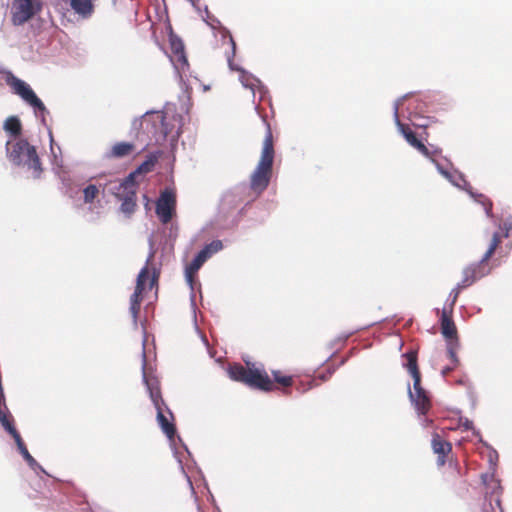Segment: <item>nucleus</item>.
I'll list each match as a JSON object with an SVG mask.
<instances>
[{"mask_svg": "<svg viewBox=\"0 0 512 512\" xmlns=\"http://www.w3.org/2000/svg\"><path fill=\"white\" fill-rule=\"evenodd\" d=\"M49 136H50V140H51V143L53 142V137H52V133L49 132ZM51 151L54 153V150H53V145L51 144Z\"/></svg>", "mask_w": 512, "mask_h": 512, "instance_id": "de8ad7c7", "label": "nucleus"}, {"mask_svg": "<svg viewBox=\"0 0 512 512\" xmlns=\"http://www.w3.org/2000/svg\"><path fill=\"white\" fill-rule=\"evenodd\" d=\"M42 8V0H13L11 22L14 26H22L40 13Z\"/></svg>", "mask_w": 512, "mask_h": 512, "instance_id": "f8f14e48", "label": "nucleus"}, {"mask_svg": "<svg viewBox=\"0 0 512 512\" xmlns=\"http://www.w3.org/2000/svg\"><path fill=\"white\" fill-rule=\"evenodd\" d=\"M429 160L435 165L440 175L454 187L465 191L476 203L484 207V211L488 217H492V202L483 194L476 193L472 190L463 173L456 170L453 164L446 157L442 156L440 149L439 154L431 157Z\"/></svg>", "mask_w": 512, "mask_h": 512, "instance_id": "7ed1b4c3", "label": "nucleus"}, {"mask_svg": "<svg viewBox=\"0 0 512 512\" xmlns=\"http://www.w3.org/2000/svg\"><path fill=\"white\" fill-rule=\"evenodd\" d=\"M177 441L181 444V446H182V448H183L184 452H185L188 456H190V452H189V450H188L187 446H186L184 443H182V440H181V438H180V437H177Z\"/></svg>", "mask_w": 512, "mask_h": 512, "instance_id": "c03bdc74", "label": "nucleus"}, {"mask_svg": "<svg viewBox=\"0 0 512 512\" xmlns=\"http://www.w3.org/2000/svg\"><path fill=\"white\" fill-rule=\"evenodd\" d=\"M499 228L502 231L503 237L508 238L512 230V216L508 215L503 218L499 224Z\"/></svg>", "mask_w": 512, "mask_h": 512, "instance_id": "7c9ffc66", "label": "nucleus"}, {"mask_svg": "<svg viewBox=\"0 0 512 512\" xmlns=\"http://www.w3.org/2000/svg\"><path fill=\"white\" fill-rule=\"evenodd\" d=\"M432 449L438 455V464L445 463L444 457L451 451L452 446L449 442L443 440L440 435L434 434L431 441Z\"/></svg>", "mask_w": 512, "mask_h": 512, "instance_id": "aec40b11", "label": "nucleus"}, {"mask_svg": "<svg viewBox=\"0 0 512 512\" xmlns=\"http://www.w3.org/2000/svg\"><path fill=\"white\" fill-rule=\"evenodd\" d=\"M170 47L173 53L171 61L179 74L181 81L185 73V68H188V61L184 52V44L182 40L173 33L169 36Z\"/></svg>", "mask_w": 512, "mask_h": 512, "instance_id": "2eb2a0df", "label": "nucleus"}, {"mask_svg": "<svg viewBox=\"0 0 512 512\" xmlns=\"http://www.w3.org/2000/svg\"><path fill=\"white\" fill-rule=\"evenodd\" d=\"M420 420H421L422 424H424L425 422H427V418H426V417H424L423 419L421 418Z\"/></svg>", "mask_w": 512, "mask_h": 512, "instance_id": "09e8293b", "label": "nucleus"}, {"mask_svg": "<svg viewBox=\"0 0 512 512\" xmlns=\"http://www.w3.org/2000/svg\"><path fill=\"white\" fill-rule=\"evenodd\" d=\"M135 175L136 172H132L122 181H110L105 188L120 200L126 195V192L136 189Z\"/></svg>", "mask_w": 512, "mask_h": 512, "instance_id": "dca6fc26", "label": "nucleus"}, {"mask_svg": "<svg viewBox=\"0 0 512 512\" xmlns=\"http://www.w3.org/2000/svg\"><path fill=\"white\" fill-rule=\"evenodd\" d=\"M351 334L352 333L342 334L336 338L335 342L338 344H343Z\"/></svg>", "mask_w": 512, "mask_h": 512, "instance_id": "79ce46f5", "label": "nucleus"}, {"mask_svg": "<svg viewBox=\"0 0 512 512\" xmlns=\"http://www.w3.org/2000/svg\"><path fill=\"white\" fill-rule=\"evenodd\" d=\"M99 194V187L95 184H89L83 189V202L92 204Z\"/></svg>", "mask_w": 512, "mask_h": 512, "instance_id": "cd10ccee", "label": "nucleus"}, {"mask_svg": "<svg viewBox=\"0 0 512 512\" xmlns=\"http://www.w3.org/2000/svg\"><path fill=\"white\" fill-rule=\"evenodd\" d=\"M94 0H70L73 12L82 19H89L94 13Z\"/></svg>", "mask_w": 512, "mask_h": 512, "instance_id": "a211bd4d", "label": "nucleus"}, {"mask_svg": "<svg viewBox=\"0 0 512 512\" xmlns=\"http://www.w3.org/2000/svg\"><path fill=\"white\" fill-rule=\"evenodd\" d=\"M469 286H471L470 283L464 282V278L462 277V280L451 290L445 306H447L448 309L453 310L460 292Z\"/></svg>", "mask_w": 512, "mask_h": 512, "instance_id": "393cba45", "label": "nucleus"}, {"mask_svg": "<svg viewBox=\"0 0 512 512\" xmlns=\"http://www.w3.org/2000/svg\"><path fill=\"white\" fill-rule=\"evenodd\" d=\"M117 0H113V2L115 3Z\"/></svg>", "mask_w": 512, "mask_h": 512, "instance_id": "8fccbe9b", "label": "nucleus"}, {"mask_svg": "<svg viewBox=\"0 0 512 512\" xmlns=\"http://www.w3.org/2000/svg\"><path fill=\"white\" fill-rule=\"evenodd\" d=\"M176 205V197L173 191L165 189L156 202V214L163 224L171 221Z\"/></svg>", "mask_w": 512, "mask_h": 512, "instance_id": "4468645a", "label": "nucleus"}, {"mask_svg": "<svg viewBox=\"0 0 512 512\" xmlns=\"http://www.w3.org/2000/svg\"><path fill=\"white\" fill-rule=\"evenodd\" d=\"M408 118L409 120L411 121V123L414 125V126H417V127H426L428 124H427V121L422 119L417 113L415 112H409V115H408Z\"/></svg>", "mask_w": 512, "mask_h": 512, "instance_id": "72a5a7b5", "label": "nucleus"}, {"mask_svg": "<svg viewBox=\"0 0 512 512\" xmlns=\"http://www.w3.org/2000/svg\"><path fill=\"white\" fill-rule=\"evenodd\" d=\"M274 380L284 387H289L293 384L291 376H281L279 371H273Z\"/></svg>", "mask_w": 512, "mask_h": 512, "instance_id": "473e14b6", "label": "nucleus"}, {"mask_svg": "<svg viewBox=\"0 0 512 512\" xmlns=\"http://www.w3.org/2000/svg\"><path fill=\"white\" fill-rule=\"evenodd\" d=\"M488 492L493 495L495 493H498L499 491H501L502 487L500 486V488H497L495 483H492L490 484V487H486Z\"/></svg>", "mask_w": 512, "mask_h": 512, "instance_id": "a19ab883", "label": "nucleus"}, {"mask_svg": "<svg viewBox=\"0 0 512 512\" xmlns=\"http://www.w3.org/2000/svg\"><path fill=\"white\" fill-rule=\"evenodd\" d=\"M500 242L501 238L499 233L494 232L489 247L481 257V259L478 262L469 264L463 269L462 277L464 278V282H468L470 283V285H472L476 281L480 280L481 278L491 273L492 269L491 267H489L488 261L496 251Z\"/></svg>", "mask_w": 512, "mask_h": 512, "instance_id": "9d476101", "label": "nucleus"}, {"mask_svg": "<svg viewBox=\"0 0 512 512\" xmlns=\"http://www.w3.org/2000/svg\"><path fill=\"white\" fill-rule=\"evenodd\" d=\"M0 424L8 434L16 429L14 426L13 416L9 412L8 408L0 410Z\"/></svg>", "mask_w": 512, "mask_h": 512, "instance_id": "bb28decb", "label": "nucleus"}, {"mask_svg": "<svg viewBox=\"0 0 512 512\" xmlns=\"http://www.w3.org/2000/svg\"><path fill=\"white\" fill-rule=\"evenodd\" d=\"M453 310H450L445 306L442 310L440 322H441V331L445 338L452 339L456 336V327L451 318Z\"/></svg>", "mask_w": 512, "mask_h": 512, "instance_id": "6ab92c4d", "label": "nucleus"}, {"mask_svg": "<svg viewBox=\"0 0 512 512\" xmlns=\"http://www.w3.org/2000/svg\"><path fill=\"white\" fill-rule=\"evenodd\" d=\"M8 160L15 166L31 171L34 178H39L42 165L35 146L24 138L9 139L6 142Z\"/></svg>", "mask_w": 512, "mask_h": 512, "instance_id": "20e7f679", "label": "nucleus"}, {"mask_svg": "<svg viewBox=\"0 0 512 512\" xmlns=\"http://www.w3.org/2000/svg\"><path fill=\"white\" fill-rule=\"evenodd\" d=\"M410 94H405L404 96L398 98L393 103V118L395 125L397 127L398 132L405 138V140L415 149L418 150L426 158L430 159L431 157L439 154V149L434 145H425L423 144L415 135V133L409 128V126L405 125L400 121L399 110L402 106L405 99L409 97Z\"/></svg>", "mask_w": 512, "mask_h": 512, "instance_id": "1a4fd4ad", "label": "nucleus"}, {"mask_svg": "<svg viewBox=\"0 0 512 512\" xmlns=\"http://www.w3.org/2000/svg\"><path fill=\"white\" fill-rule=\"evenodd\" d=\"M246 384L263 391H271L274 387L267 373L256 368L248 369Z\"/></svg>", "mask_w": 512, "mask_h": 512, "instance_id": "f3484780", "label": "nucleus"}, {"mask_svg": "<svg viewBox=\"0 0 512 512\" xmlns=\"http://www.w3.org/2000/svg\"><path fill=\"white\" fill-rule=\"evenodd\" d=\"M3 129L11 136V139L20 138L22 125L17 116H10L5 120Z\"/></svg>", "mask_w": 512, "mask_h": 512, "instance_id": "5701e85b", "label": "nucleus"}, {"mask_svg": "<svg viewBox=\"0 0 512 512\" xmlns=\"http://www.w3.org/2000/svg\"><path fill=\"white\" fill-rule=\"evenodd\" d=\"M495 504L498 506V508H499L500 512H504V511H503V508L501 507V500H500V498H499V497H497V498L495 499Z\"/></svg>", "mask_w": 512, "mask_h": 512, "instance_id": "49530a36", "label": "nucleus"}, {"mask_svg": "<svg viewBox=\"0 0 512 512\" xmlns=\"http://www.w3.org/2000/svg\"><path fill=\"white\" fill-rule=\"evenodd\" d=\"M156 160H157V158L155 156H150L134 172H136V174H143V173L150 172L153 169V167L156 163Z\"/></svg>", "mask_w": 512, "mask_h": 512, "instance_id": "c756f323", "label": "nucleus"}, {"mask_svg": "<svg viewBox=\"0 0 512 512\" xmlns=\"http://www.w3.org/2000/svg\"><path fill=\"white\" fill-rule=\"evenodd\" d=\"M172 129L173 125L166 121L163 111H146L131 123V134L144 146L164 144Z\"/></svg>", "mask_w": 512, "mask_h": 512, "instance_id": "f03ea898", "label": "nucleus"}, {"mask_svg": "<svg viewBox=\"0 0 512 512\" xmlns=\"http://www.w3.org/2000/svg\"><path fill=\"white\" fill-rule=\"evenodd\" d=\"M26 462L32 470H34V471L40 470L42 472H45L44 469L37 463V461L33 457L31 459L27 460Z\"/></svg>", "mask_w": 512, "mask_h": 512, "instance_id": "4c0bfd02", "label": "nucleus"}, {"mask_svg": "<svg viewBox=\"0 0 512 512\" xmlns=\"http://www.w3.org/2000/svg\"><path fill=\"white\" fill-rule=\"evenodd\" d=\"M9 435H11V437L14 439V441L17 445L18 451L21 450L22 448L26 447L19 432L17 431V429H15L11 433H9Z\"/></svg>", "mask_w": 512, "mask_h": 512, "instance_id": "e433bc0d", "label": "nucleus"}, {"mask_svg": "<svg viewBox=\"0 0 512 512\" xmlns=\"http://www.w3.org/2000/svg\"><path fill=\"white\" fill-rule=\"evenodd\" d=\"M241 201V196L236 191L226 192L221 199V209L228 210L236 207Z\"/></svg>", "mask_w": 512, "mask_h": 512, "instance_id": "b1692460", "label": "nucleus"}, {"mask_svg": "<svg viewBox=\"0 0 512 512\" xmlns=\"http://www.w3.org/2000/svg\"><path fill=\"white\" fill-rule=\"evenodd\" d=\"M407 362L404 366L413 378V390L408 387L409 398L414 405L419 416H425L430 408V400L426 391L421 386V376L418 370L417 357L415 352H407L403 355Z\"/></svg>", "mask_w": 512, "mask_h": 512, "instance_id": "6e6552de", "label": "nucleus"}, {"mask_svg": "<svg viewBox=\"0 0 512 512\" xmlns=\"http://www.w3.org/2000/svg\"><path fill=\"white\" fill-rule=\"evenodd\" d=\"M142 380L156 409L157 422L163 433L167 436L171 449L173 450L174 457L177 459L183 474L187 478L189 485L192 487V482L184 471L182 452H179L176 446V428L173 422L170 421V419L173 418L172 412L162 398L158 380L156 378L149 377L146 373V354L144 350L142 352Z\"/></svg>", "mask_w": 512, "mask_h": 512, "instance_id": "f257e3e1", "label": "nucleus"}, {"mask_svg": "<svg viewBox=\"0 0 512 512\" xmlns=\"http://www.w3.org/2000/svg\"><path fill=\"white\" fill-rule=\"evenodd\" d=\"M223 243L221 240H213L209 244H206L193 258L190 264L185 269V278L187 283L189 284L192 293L190 295L191 301V309L193 313L194 327L196 332L200 335L203 343L208 346V340L205 335L200 331L197 325L196 319V303H195V294L193 292V276L197 273V271L201 268V266L214 254L220 252L223 249Z\"/></svg>", "mask_w": 512, "mask_h": 512, "instance_id": "39448f33", "label": "nucleus"}, {"mask_svg": "<svg viewBox=\"0 0 512 512\" xmlns=\"http://www.w3.org/2000/svg\"><path fill=\"white\" fill-rule=\"evenodd\" d=\"M274 161L273 136L270 125L267 124V131L263 141V148L260 160L251 175V188L254 191H264L270 182L272 166Z\"/></svg>", "mask_w": 512, "mask_h": 512, "instance_id": "423d86ee", "label": "nucleus"}, {"mask_svg": "<svg viewBox=\"0 0 512 512\" xmlns=\"http://www.w3.org/2000/svg\"><path fill=\"white\" fill-rule=\"evenodd\" d=\"M157 279H158V275L154 270L153 274L151 276V279H150V288H152L157 283Z\"/></svg>", "mask_w": 512, "mask_h": 512, "instance_id": "37998d69", "label": "nucleus"}, {"mask_svg": "<svg viewBox=\"0 0 512 512\" xmlns=\"http://www.w3.org/2000/svg\"><path fill=\"white\" fill-rule=\"evenodd\" d=\"M205 14L206 17H203V20L213 29L216 28L217 25H220V21L215 17L210 16L207 6H205Z\"/></svg>", "mask_w": 512, "mask_h": 512, "instance_id": "c9c22d12", "label": "nucleus"}, {"mask_svg": "<svg viewBox=\"0 0 512 512\" xmlns=\"http://www.w3.org/2000/svg\"><path fill=\"white\" fill-rule=\"evenodd\" d=\"M229 39L231 43V52L227 54V62L230 70L238 71L240 73L239 81L241 82L242 86L251 90L253 99H255L256 93H259V102L262 101L265 95L268 93L267 87L261 82L259 78L255 77L253 74L247 72L242 67L233 63V57L235 56L236 52V44L230 34Z\"/></svg>", "mask_w": 512, "mask_h": 512, "instance_id": "9b49d317", "label": "nucleus"}, {"mask_svg": "<svg viewBox=\"0 0 512 512\" xmlns=\"http://www.w3.org/2000/svg\"><path fill=\"white\" fill-rule=\"evenodd\" d=\"M19 453L22 455L25 461L32 458V455L29 453L28 449L26 447L19 450Z\"/></svg>", "mask_w": 512, "mask_h": 512, "instance_id": "ea45409f", "label": "nucleus"}, {"mask_svg": "<svg viewBox=\"0 0 512 512\" xmlns=\"http://www.w3.org/2000/svg\"><path fill=\"white\" fill-rule=\"evenodd\" d=\"M460 423L464 430H471L473 435L479 438V442L483 443L484 446L489 447V445L483 441L480 435V431L474 428L473 422L471 420H469L468 418H460Z\"/></svg>", "mask_w": 512, "mask_h": 512, "instance_id": "c85d7f7f", "label": "nucleus"}, {"mask_svg": "<svg viewBox=\"0 0 512 512\" xmlns=\"http://www.w3.org/2000/svg\"><path fill=\"white\" fill-rule=\"evenodd\" d=\"M481 480L486 487H490V484L495 483L496 487L500 488V481L495 478V471L493 470L489 473L482 474Z\"/></svg>", "mask_w": 512, "mask_h": 512, "instance_id": "2f4dec72", "label": "nucleus"}, {"mask_svg": "<svg viewBox=\"0 0 512 512\" xmlns=\"http://www.w3.org/2000/svg\"><path fill=\"white\" fill-rule=\"evenodd\" d=\"M153 257H154V251L151 249L150 253L147 257V260H146V265L140 270V272L137 276L136 287H135L134 293L130 297V308L129 309H130V313H131V316L133 319L134 326H137L138 313H139L140 305H141V301H142L141 295L145 289V282L149 278L148 264L153 259Z\"/></svg>", "mask_w": 512, "mask_h": 512, "instance_id": "ddd939ff", "label": "nucleus"}, {"mask_svg": "<svg viewBox=\"0 0 512 512\" xmlns=\"http://www.w3.org/2000/svg\"><path fill=\"white\" fill-rule=\"evenodd\" d=\"M1 79L11 88L12 92L18 95L26 104L32 107L36 118L41 119L45 124V116L49 113L42 100L36 95L29 84L16 77L11 71L0 72Z\"/></svg>", "mask_w": 512, "mask_h": 512, "instance_id": "0eeeda50", "label": "nucleus"}, {"mask_svg": "<svg viewBox=\"0 0 512 512\" xmlns=\"http://www.w3.org/2000/svg\"><path fill=\"white\" fill-rule=\"evenodd\" d=\"M134 145L129 142L115 143L111 149L106 153L107 158H123L132 153Z\"/></svg>", "mask_w": 512, "mask_h": 512, "instance_id": "412c9836", "label": "nucleus"}, {"mask_svg": "<svg viewBox=\"0 0 512 512\" xmlns=\"http://www.w3.org/2000/svg\"><path fill=\"white\" fill-rule=\"evenodd\" d=\"M497 460H498V453L495 449L491 448L489 451V454H488V461H489L490 469L493 471L496 470Z\"/></svg>", "mask_w": 512, "mask_h": 512, "instance_id": "f704fd0d", "label": "nucleus"}, {"mask_svg": "<svg viewBox=\"0 0 512 512\" xmlns=\"http://www.w3.org/2000/svg\"><path fill=\"white\" fill-rule=\"evenodd\" d=\"M120 211L127 217L130 218L136 208V189L129 190L126 195L120 199Z\"/></svg>", "mask_w": 512, "mask_h": 512, "instance_id": "4be33fe9", "label": "nucleus"}, {"mask_svg": "<svg viewBox=\"0 0 512 512\" xmlns=\"http://www.w3.org/2000/svg\"><path fill=\"white\" fill-rule=\"evenodd\" d=\"M229 377L235 381H240L246 383V378L248 376V369H245L241 365H231L228 368Z\"/></svg>", "mask_w": 512, "mask_h": 512, "instance_id": "a878e982", "label": "nucleus"}, {"mask_svg": "<svg viewBox=\"0 0 512 512\" xmlns=\"http://www.w3.org/2000/svg\"><path fill=\"white\" fill-rule=\"evenodd\" d=\"M447 353H448L449 358L452 360V362L457 364L458 363V357H457L456 351H455V349L453 348L452 345L448 346Z\"/></svg>", "mask_w": 512, "mask_h": 512, "instance_id": "58836bf2", "label": "nucleus"}, {"mask_svg": "<svg viewBox=\"0 0 512 512\" xmlns=\"http://www.w3.org/2000/svg\"><path fill=\"white\" fill-rule=\"evenodd\" d=\"M453 370V367L446 366L442 369V375L445 377Z\"/></svg>", "mask_w": 512, "mask_h": 512, "instance_id": "a18cd8bd", "label": "nucleus"}]
</instances>
